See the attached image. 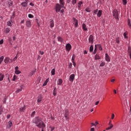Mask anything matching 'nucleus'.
Wrapping results in <instances>:
<instances>
[{
    "instance_id": "412c9836",
    "label": "nucleus",
    "mask_w": 131,
    "mask_h": 131,
    "mask_svg": "<svg viewBox=\"0 0 131 131\" xmlns=\"http://www.w3.org/2000/svg\"><path fill=\"white\" fill-rule=\"evenodd\" d=\"M4 78H5V75L0 74V81H3V80H4Z\"/></svg>"
},
{
    "instance_id": "6ab92c4d",
    "label": "nucleus",
    "mask_w": 131,
    "mask_h": 131,
    "mask_svg": "<svg viewBox=\"0 0 131 131\" xmlns=\"http://www.w3.org/2000/svg\"><path fill=\"white\" fill-rule=\"evenodd\" d=\"M12 121H9L8 122V125H7V127L8 128H11V127H12Z\"/></svg>"
},
{
    "instance_id": "13d9d810",
    "label": "nucleus",
    "mask_w": 131,
    "mask_h": 131,
    "mask_svg": "<svg viewBox=\"0 0 131 131\" xmlns=\"http://www.w3.org/2000/svg\"><path fill=\"white\" fill-rule=\"evenodd\" d=\"M91 124H92L91 127H92V126H94V125L95 126H96V124H95V123H91Z\"/></svg>"
},
{
    "instance_id": "1a4fd4ad",
    "label": "nucleus",
    "mask_w": 131,
    "mask_h": 131,
    "mask_svg": "<svg viewBox=\"0 0 131 131\" xmlns=\"http://www.w3.org/2000/svg\"><path fill=\"white\" fill-rule=\"evenodd\" d=\"M73 24H74L75 27H77L78 26V20L76 19V18H73Z\"/></svg>"
},
{
    "instance_id": "4468645a",
    "label": "nucleus",
    "mask_w": 131,
    "mask_h": 131,
    "mask_svg": "<svg viewBox=\"0 0 131 131\" xmlns=\"http://www.w3.org/2000/svg\"><path fill=\"white\" fill-rule=\"evenodd\" d=\"M26 25L27 27L30 28L31 27V22H30V20H28L26 23Z\"/></svg>"
},
{
    "instance_id": "393cba45",
    "label": "nucleus",
    "mask_w": 131,
    "mask_h": 131,
    "mask_svg": "<svg viewBox=\"0 0 131 131\" xmlns=\"http://www.w3.org/2000/svg\"><path fill=\"white\" fill-rule=\"evenodd\" d=\"M42 100V97H41V96H39L37 99L38 103H40Z\"/></svg>"
},
{
    "instance_id": "b1692460",
    "label": "nucleus",
    "mask_w": 131,
    "mask_h": 131,
    "mask_svg": "<svg viewBox=\"0 0 131 131\" xmlns=\"http://www.w3.org/2000/svg\"><path fill=\"white\" fill-rule=\"evenodd\" d=\"M11 31V28H7L5 29V33H9Z\"/></svg>"
},
{
    "instance_id": "69168bd1",
    "label": "nucleus",
    "mask_w": 131,
    "mask_h": 131,
    "mask_svg": "<svg viewBox=\"0 0 131 131\" xmlns=\"http://www.w3.org/2000/svg\"><path fill=\"white\" fill-rule=\"evenodd\" d=\"M30 6H31L32 7H33L34 6V4H33L32 3H30Z\"/></svg>"
},
{
    "instance_id": "774afa93",
    "label": "nucleus",
    "mask_w": 131,
    "mask_h": 131,
    "mask_svg": "<svg viewBox=\"0 0 131 131\" xmlns=\"http://www.w3.org/2000/svg\"><path fill=\"white\" fill-rule=\"evenodd\" d=\"M10 117H11V115H7V118L8 119L10 118Z\"/></svg>"
},
{
    "instance_id": "680f3d73",
    "label": "nucleus",
    "mask_w": 131,
    "mask_h": 131,
    "mask_svg": "<svg viewBox=\"0 0 131 131\" xmlns=\"http://www.w3.org/2000/svg\"><path fill=\"white\" fill-rule=\"evenodd\" d=\"M66 1L68 4H70V2H71V0H66Z\"/></svg>"
},
{
    "instance_id": "338daca9",
    "label": "nucleus",
    "mask_w": 131,
    "mask_h": 131,
    "mask_svg": "<svg viewBox=\"0 0 131 131\" xmlns=\"http://www.w3.org/2000/svg\"><path fill=\"white\" fill-rule=\"evenodd\" d=\"M88 54V52L86 50L84 51V55H86Z\"/></svg>"
},
{
    "instance_id": "423d86ee",
    "label": "nucleus",
    "mask_w": 131,
    "mask_h": 131,
    "mask_svg": "<svg viewBox=\"0 0 131 131\" xmlns=\"http://www.w3.org/2000/svg\"><path fill=\"white\" fill-rule=\"evenodd\" d=\"M74 78H75V75H74V74L71 75L69 78L70 81H71V82H73Z\"/></svg>"
},
{
    "instance_id": "c85d7f7f",
    "label": "nucleus",
    "mask_w": 131,
    "mask_h": 131,
    "mask_svg": "<svg viewBox=\"0 0 131 131\" xmlns=\"http://www.w3.org/2000/svg\"><path fill=\"white\" fill-rule=\"evenodd\" d=\"M8 4L9 7H11V6H13V1H9L8 2Z\"/></svg>"
},
{
    "instance_id": "4be33fe9",
    "label": "nucleus",
    "mask_w": 131,
    "mask_h": 131,
    "mask_svg": "<svg viewBox=\"0 0 131 131\" xmlns=\"http://www.w3.org/2000/svg\"><path fill=\"white\" fill-rule=\"evenodd\" d=\"M94 58H95V60H100V59H101V57L98 54L95 55L94 56Z\"/></svg>"
},
{
    "instance_id": "8fccbe9b",
    "label": "nucleus",
    "mask_w": 131,
    "mask_h": 131,
    "mask_svg": "<svg viewBox=\"0 0 131 131\" xmlns=\"http://www.w3.org/2000/svg\"><path fill=\"white\" fill-rule=\"evenodd\" d=\"M116 42H117V43H119V42H120L119 38H116Z\"/></svg>"
},
{
    "instance_id": "72a5a7b5",
    "label": "nucleus",
    "mask_w": 131,
    "mask_h": 131,
    "mask_svg": "<svg viewBox=\"0 0 131 131\" xmlns=\"http://www.w3.org/2000/svg\"><path fill=\"white\" fill-rule=\"evenodd\" d=\"M55 72H56L55 69H52L51 71L52 75H55Z\"/></svg>"
},
{
    "instance_id": "09e8293b",
    "label": "nucleus",
    "mask_w": 131,
    "mask_h": 131,
    "mask_svg": "<svg viewBox=\"0 0 131 131\" xmlns=\"http://www.w3.org/2000/svg\"><path fill=\"white\" fill-rule=\"evenodd\" d=\"M28 17H29V18H33L34 16L32 14H28Z\"/></svg>"
},
{
    "instance_id": "ea45409f",
    "label": "nucleus",
    "mask_w": 131,
    "mask_h": 131,
    "mask_svg": "<svg viewBox=\"0 0 131 131\" xmlns=\"http://www.w3.org/2000/svg\"><path fill=\"white\" fill-rule=\"evenodd\" d=\"M34 115H35V111H34L32 113L31 117H34Z\"/></svg>"
},
{
    "instance_id": "2eb2a0df",
    "label": "nucleus",
    "mask_w": 131,
    "mask_h": 131,
    "mask_svg": "<svg viewBox=\"0 0 131 131\" xmlns=\"http://www.w3.org/2000/svg\"><path fill=\"white\" fill-rule=\"evenodd\" d=\"M26 110V108L25 106H21L19 108V112H24V111H25Z\"/></svg>"
},
{
    "instance_id": "6e6d98bb",
    "label": "nucleus",
    "mask_w": 131,
    "mask_h": 131,
    "mask_svg": "<svg viewBox=\"0 0 131 131\" xmlns=\"http://www.w3.org/2000/svg\"><path fill=\"white\" fill-rule=\"evenodd\" d=\"M4 43V40L3 39H1L0 40V45H3Z\"/></svg>"
},
{
    "instance_id": "e2e57ef3",
    "label": "nucleus",
    "mask_w": 131,
    "mask_h": 131,
    "mask_svg": "<svg viewBox=\"0 0 131 131\" xmlns=\"http://www.w3.org/2000/svg\"><path fill=\"white\" fill-rule=\"evenodd\" d=\"M50 128H51V131H53L54 129H55V127H50Z\"/></svg>"
},
{
    "instance_id": "c03bdc74",
    "label": "nucleus",
    "mask_w": 131,
    "mask_h": 131,
    "mask_svg": "<svg viewBox=\"0 0 131 131\" xmlns=\"http://www.w3.org/2000/svg\"><path fill=\"white\" fill-rule=\"evenodd\" d=\"M100 67H104L105 66V62H102L100 64Z\"/></svg>"
},
{
    "instance_id": "f3484780",
    "label": "nucleus",
    "mask_w": 131,
    "mask_h": 131,
    "mask_svg": "<svg viewBox=\"0 0 131 131\" xmlns=\"http://www.w3.org/2000/svg\"><path fill=\"white\" fill-rule=\"evenodd\" d=\"M21 6H22L23 7H27V6H28V3L27 2H23L21 3Z\"/></svg>"
},
{
    "instance_id": "ddd939ff",
    "label": "nucleus",
    "mask_w": 131,
    "mask_h": 131,
    "mask_svg": "<svg viewBox=\"0 0 131 131\" xmlns=\"http://www.w3.org/2000/svg\"><path fill=\"white\" fill-rule=\"evenodd\" d=\"M105 61L106 62H110L111 61L110 57H109V55L107 53L105 54Z\"/></svg>"
},
{
    "instance_id": "bf43d9fd",
    "label": "nucleus",
    "mask_w": 131,
    "mask_h": 131,
    "mask_svg": "<svg viewBox=\"0 0 131 131\" xmlns=\"http://www.w3.org/2000/svg\"><path fill=\"white\" fill-rule=\"evenodd\" d=\"M39 53L40 54V55H43V54H45V53L43 52V51H39Z\"/></svg>"
},
{
    "instance_id": "37998d69",
    "label": "nucleus",
    "mask_w": 131,
    "mask_h": 131,
    "mask_svg": "<svg viewBox=\"0 0 131 131\" xmlns=\"http://www.w3.org/2000/svg\"><path fill=\"white\" fill-rule=\"evenodd\" d=\"M86 12H88V13L91 12V9L90 8H87L85 9Z\"/></svg>"
},
{
    "instance_id": "c756f323",
    "label": "nucleus",
    "mask_w": 131,
    "mask_h": 131,
    "mask_svg": "<svg viewBox=\"0 0 131 131\" xmlns=\"http://www.w3.org/2000/svg\"><path fill=\"white\" fill-rule=\"evenodd\" d=\"M34 73H35V71H32L29 74V76H32Z\"/></svg>"
},
{
    "instance_id": "aec40b11",
    "label": "nucleus",
    "mask_w": 131,
    "mask_h": 131,
    "mask_svg": "<svg viewBox=\"0 0 131 131\" xmlns=\"http://www.w3.org/2000/svg\"><path fill=\"white\" fill-rule=\"evenodd\" d=\"M102 10H98V12H97V17H101V16H102Z\"/></svg>"
},
{
    "instance_id": "603ef678",
    "label": "nucleus",
    "mask_w": 131,
    "mask_h": 131,
    "mask_svg": "<svg viewBox=\"0 0 131 131\" xmlns=\"http://www.w3.org/2000/svg\"><path fill=\"white\" fill-rule=\"evenodd\" d=\"M11 18H12V19H14V18H15V12H13V14H12V15L11 16Z\"/></svg>"
},
{
    "instance_id": "de8ad7c7",
    "label": "nucleus",
    "mask_w": 131,
    "mask_h": 131,
    "mask_svg": "<svg viewBox=\"0 0 131 131\" xmlns=\"http://www.w3.org/2000/svg\"><path fill=\"white\" fill-rule=\"evenodd\" d=\"M112 126H110L109 127H108L107 128H106V130H109V129H111V128H112V127H112Z\"/></svg>"
},
{
    "instance_id": "a19ab883",
    "label": "nucleus",
    "mask_w": 131,
    "mask_h": 131,
    "mask_svg": "<svg viewBox=\"0 0 131 131\" xmlns=\"http://www.w3.org/2000/svg\"><path fill=\"white\" fill-rule=\"evenodd\" d=\"M74 59H75V55L73 54L72 57V62H74Z\"/></svg>"
},
{
    "instance_id": "6e6552de",
    "label": "nucleus",
    "mask_w": 131,
    "mask_h": 131,
    "mask_svg": "<svg viewBox=\"0 0 131 131\" xmlns=\"http://www.w3.org/2000/svg\"><path fill=\"white\" fill-rule=\"evenodd\" d=\"M82 4H83V2H82V1H79L78 3V10H79V11H80L81 10V5H82Z\"/></svg>"
},
{
    "instance_id": "0eeeda50",
    "label": "nucleus",
    "mask_w": 131,
    "mask_h": 131,
    "mask_svg": "<svg viewBox=\"0 0 131 131\" xmlns=\"http://www.w3.org/2000/svg\"><path fill=\"white\" fill-rule=\"evenodd\" d=\"M4 62L6 64H8V63H11L12 62V59H10L9 57H6L4 59Z\"/></svg>"
},
{
    "instance_id": "c9c22d12",
    "label": "nucleus",
    "mask_w": 131,
    "mask_h": 131,
    "mask_svg": "<svg viewBox=\"0 0 131 131\" xmlns=\"http://www.w3.org/2000/svg\"><path fill=\"white\" fill-rule=\"evenodd\" d=\"M93 51H94V46L91 45L90 48V52H93Z\"/></svg>"
},
{
    "instance_id": "a878e982",
    "label": "nucleus",
    "mask_w": 131,
    "mask_h": 131,
    "mask_svg": "<svg viewBox=\"0 0 131 131\" xmlns=\"http://www.w3.org/2000/svg\"><path fill=\"white\" fill-rule=\"evenodd\" d=\"M54 20H52L50 21V27H51V28H53V27H54Z\"/></svg>"
},
{
    "instance_id": "58836bf2",
    "label": "nucleus",
    "mask_w": 131,
    "mask_h": 131,
    "mask_svg": "<svg viewBox=\"0 0 131 131\" xmlns=\"http://www.w3.org/2000/svg\"><path fill=\"white\" fill-rule=\"evenodd\" d=\"M17 76H16V75H14L13 76V78H12V80H13V81H15V80H16V79H17Z\"/></svg>"
},
{
    "instance_id": "5fc2aeb1",
    "label": "nucleus",
    "mask_w": 131,
    "mask_h": 131,
    "mask_svg": "<svg viewBox=\"0 0 131 131\" xmlns=\"http://www.w3.org/2000/svg\"><path fill=\"white\" fill-rule=\"evenodd\" d=\"M114 117H115V115H114V114H112V119H114Z\"/></svg>"
},
{
    "instance_id": "a211bd4d",
    "label": "nucleus",
    "mask_w": 131,
    "mask_h": 131,
    "mask_svg": "<svg viewBox=\"0 0 131 131\" xmlns=\"http://www.w3.org/2000/svg\"><path fill=\"white\" fill-rule=\"evenodd\" d=\"M82 29L84 30V31H88V28H86V25L85 24H82Z\"/></svg>"
},
{
    "instance_id": "5701e85b",
    "label": "nucleus",
    "mask_w": 131,
    "mask_h": 131,
    "mask_svg": "<svg viewBox=\"0 0 131 131\" xmlns=\"http://www.w3.org/2000/svg\"><path fill=\"white\" fill-rule=\"evenodd\" d=\"M49 80H50L49 78L46 79V80L44 82V83L43 84V86H46V85L48 84V83L49 82Z\"/></svg>"
},
{
    "instance_id": "3c124183",
    "label": "nucleus",
    "mask_w": 131,
    "mask_h": 131,
    "mask_svg": "<svg viewBox=\"0 0 131 131\" xmlns=\"http://www.w3.org/2000/svg\"><path fill=\"white\" fill-rule=\"evenodd\" d=\"M69 68H70L71 69V68H72V63H69Z\"/></svg>"
},
{
    "instance_id": "9b49d317",
    "label": "nucleus",
    "mask_w": 131,
    "mask_h": 131,
    "mask_svg": "<svg viewBox=\"0 0 131 131\" xmlns=\"http://www.w3.org/2000/svg\"><path fill=\"white\" fill-rule=\"evenodd\" d=\"M66 49L67 51H68V52H69V51L71 50V45H70V43L67 44L66 46Z\"/></svg>"
},
{
    "instance_id": "0e129e2a",
    "label": "nucleus",
    "mask_w": 131,
    "mask_h": 131,
    "mask_svg": "<svg viewBox=\"0 0 131 131\" xmlns=\"http://www.w3.org/2000/svg\"><path fill=\"white\" fill-rule=\"evenodd\" d=\"M90 131H95V128L94 127L91 128Z\"/></svg>"
},
{
    "instance_id": "f03ea898",
    "label": "nucleus",
    "mask_w": 131,
    "mask_h": 131,
    "mask_svg": "<svg viewBox=\"0 0 131 131\" xmlns=\"http://www.w3.org/2000/svg\"><path fill=\"white\" fill-rule=\"evenodd\" d=\"M59 4H60V5L59 4V3H57L56 5L55 11L56 13H59V12L61 11V9H62V8H64V9H65V7H64L65 2H64V0H59Z\"/></svg>"
},
{
    "instance_id": "a18cd8bd",
    "label": "nucleus",
    "mask_w": 131,
    "mask_h": 131,
    "mask_svg": "<svg viewBox=\"0 0 131 131\" xmlns=\"http://www.w3.org/2000/svg\"><path fill=\"white\" fill-rule=\"evenodd\" d=\"M53 95L54 96H57V93H56V88H55L53 90Z\"/></svg>"
},
{
    "instance_id": "20e7f679",
    "label": "nucleus",
    "mask_w": 131,
    "mask_h": 131,
    "mask_svg": "<svg viewBox=\"0 0 131 131\" xmlns=\"http://www.w3.org/2000/svg\"><path fill=\"white\" fill-rule=\"evenodd\" d=\"M64 115L66 119L67 120L69 119V111L68 110H66L64 113Z\"/></svg>"
},
{
    "instance_id": "7ed1b4c3",
    "label": "nucleus",
    "mask_w": 131,
    "mask_h": 131,
    "mask_svg": "<svg viewBox=\"0 0 131 131\" xmlns=\"http://www.w3.org/2000/svg\"><path fill=\"white\" fill-rule=\"evenodd\" d=\"M113 14L115 19H117L118 20V17H119V15H118V11H117V10L115 9L113 12Z\"/></svg>"
},
{
    "instance_id": "f257e3e1",
    "label": "nucleus",
    "mask_w": 131,
    "mask_h": 131,
    "mask_svg": "<svg viewBox=\"0 0 131 131\" xmlns=\"http://www.w3.org/2000/svg\"><path fill=\"white\" fill-rule=\"evenodd\" d=\"M33 123L36 124V126L39 127V128H45L46 127V124L38 117H36L33 120Z\"/></svg>"
},
{
    "instance_id": "dca6fc26",
    "label": "nucleus",
    "mask_w": 131,
    "mask_h": 131,
    "mask_svg": "<svg viewBox=\"0 0 131 131\" xmlns=\"http://www.w3.org/2000/svg\"><path fill=\"white\" fill-rule=\"evenodd\" d=\"M62 83H63L62 79H58V80L57 81V85H61Z\"/></svg>"
},
{
    "instance_id": "4c0bfd02",
    "label": "nucleus",
    "mask_w": 131,
    "mask_h": 131,
    "mask_svg": "<svg viewBox=\"0 0 131 131\" xmlns=\"http://www.w3.org/2000/svg\"><path fill=\"white\" fill-rule=\"evenodd\" d=\"M127 0H122L123 2V4L124 5V6H125L126 5V4H127Z\"/></svg>"
},
{
    "instance_id": "4d7b16f0",
    "label": "nucleus",
    "mask_w": 131,
    "mask_h": 131,
    "mask_svg": "<svg viewBox=\"0 0 131 131\" xmlns=\"http://www.w3.org/2000/svg\"><path fill=\"white\" fill-rule=\"evenodd\" d=\"M108 125L112 126V127H113V125L111 123V121H110V122L108 123Z\"/></svg>"
},
{
    "instance_id": "2f4dec72",
    "label": "nucleus",
    "mask_w": 131,
    "mask_h": 131,
    "mask_svg": "<svg viewBox=\"0 0 131 131\" xmlns=\"http://www.w3.org/2000/svg\"><path fill=\"white\" fill-rule=\"evenodd\" d=\"M4 58L5 57L3 56H2L0 57V64H2V62H3V61H4Z\"/></svg>"
},
{
    "instance_id": "39448f33",
    "label": "nucleus",
    "mask_w": 131,
    "mask_h": 131,
    "mask_svg": "<svg viewBox=\"0 0 131 131\" xmlns=\"http://www.w3.org/2000/svg\"><path fill=\"white\" fill-rule=\"evenodd\" d=\"M89 43H94V36L93 35H90L89 38Z\"/></svg>"
},
{
    "instance_id": "cd10ccee",
    "label": "nucleus",
    "mask_w": 131,
    "mask_h": 131,
    "mask_svg": "<svg viewBox=\"0 0 131 131\" xmlns=\"http://www.w3.org/2000/svg\"><path fill=\"white\" fill-rule=\"evenodd\" d=\"M71 3L73 6H75L76 3H77V0H72Z\"/></svg>"
},
{
    "instance_id": "49530a36",
    "label": "nucleus",
    "mask_w": 131,
    "mask_h": 131,
    "mask_svg": "<svg viewBox=\"0 0 131 131\" xmlns=\"http://www.w3.org/2000/svg\"><path fill=\"white\" fill-rule=\"evenodd\" d=\"M128 52L129 55H130V54H131V48L130 47H128Z\"/></svg>"
},
{
    "instance_id": "7c9ffc66",
    "label": "nucleus",
    "mask_w": 131,
    "mask_h": 131,
    "mask_svg": "<svg viewBox=\"0 0 131 131\" xmlns=\"http://www.w3.org/2000/svg\"><path fill=\"white\" fill-rule=\"evenodd\" d=\"M97 47H98L99 50L100 51H103V48H102V46H101L100 45H97Z\"/></svg>"
},
{
    "instance_id": "f704fd0d",
    "label": "nucleus",
    "mask_w": 131,
    "mask_h": 131,
    "mask_svg": "<svg viewBox=\"0 0 131 131\" xmlns=\"http://www.w3.org/2000/svg\"><path fill=\"white\" fill-rule=\"evenodd\" d=\"M124 38H127L128 37H127V32H125L124 33Z\"/></svg>"
},
{
    "instance_id": "bb28decb",
    "label": "nucleus",
    "mask_w": 131,
    "mask_h": 131,
    "mask_svg": "<svg viewBox=\"0 0 131 131\" xmlns=\"http://www.w3.org/2000/svg\"><path fill=\"white\" fill-rule=\"evenodd\" d=\"M57 39H58V41H60V42H63V38H62V37H61V36L57 37Z\"/></svg>"
},
{
    "instance_id": "9d476101",
    "label": "nucleus",
    "mask_w": 131,
    "mask_h": 131,
    "mask_svg": "<svg viewBox=\"0 0 131 131\" xmlns=\"http://www.w3.org/2000/svg\"><path fill=\"white\" fill-rule=\"evenodd\" d=\"M20 88H19V89H18L16 90V94H18V93L19 92H21L22 91V90H23V89H24V85H21Z\"/></svg>"
},
{
    "instance_id": "864d4df0",
    "label": "nucleus",
    "mask_w": 131,
    "mask_h": 131,
    "mask_svg": "<svg viewBox=\"0 0 131 131\" xmlns=\"http://www.w3.org/2000/svg\"><path fill=\"white\" fill-rule=\"evenodd\" d=\"M40 80H41V78L39 77H38L37 81L38 82V83H39V82H40Z\"/></svg>"
},
{
    "instance_id": "f8f14e48",
    "label": "nucleus",
    "mask_w": 131,
    "mask_h": 131,
    "mask_svg": "<svg viewBox=\"0 0 131 131\" xmlns=\"http://www.w3.org/2000/svg\"><path fill=\"white\" fill-rule=\"evenodd\" d=\"M18 69H19V67H16L15 68V74H20V73H21V71L18 70Z\"/></svg>"
},
{
    "instance_id": "79ce46f5",
    "label": "nucleus",
    "mask_w": 131,
    "mask_h": 131,
    "mask_svg": "<svg viewBox=\"0 0 131 131\" xmlns=\"http://www.w3.org/2000/svg\"><path fill=\"white\" fill-rule=\"evenodd\" d=\"M7 25L8 26H10V27L12 26V23L11 22V21H8Z\"/></svg>"
},
{
    "instance_id": "052dcab7",
    "label": "nucleus",
    "mask_w": 131,
    "mask_h": 131,
    "mask_svg": "<svg viewBox=\"0 0 131 131\" xmlns=\"http://www.w3.org/2000/svg\"><path fill=\"white\" fill-rule=\"evenodd\" d=\"M2 113H3V109L1 108L0 109V115H2Z\"/></svg>"
},
{
    "instance_id": "473e14b6",
    "label": "nucleus",
    "mask_w": 131,
    "mask_h": 131,
    "mask_svg": "<svg viewBox=\"0 0 131 131\" xmlns=\"http://www.w3.org/2000/svg\"><path fill=\"white\" fill-rule=\"evenodd\" d=\"M98 12H99V10L98 9L94 10L93 11L94 15H97V14H98Z\"/></svg>"
},
{
    "instance_id": "e433bc0d",
    "label": "nucleus",
    "mask_w": 131,
    "mask_h": 131,
    "mask_svg": "<svg viewBox=\"0 0 131 131\" xmlns=\"http://www.w3.org/2000/svg\"><path fill=\"white\" fill-rule=\"evenodd\" d=\"M96 53H97V45L95 46V49L93 52V54H96Z\"/></svg>"
}]
</instances>
